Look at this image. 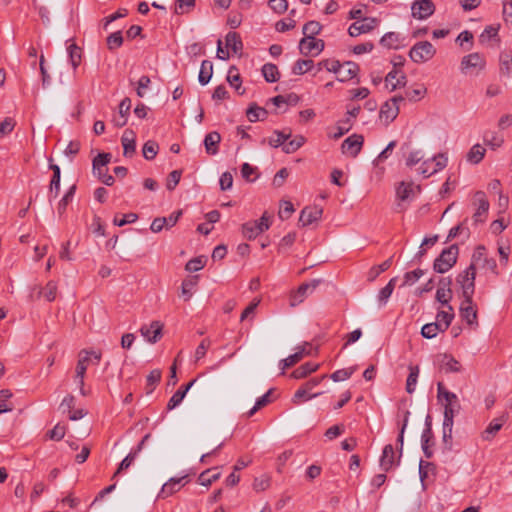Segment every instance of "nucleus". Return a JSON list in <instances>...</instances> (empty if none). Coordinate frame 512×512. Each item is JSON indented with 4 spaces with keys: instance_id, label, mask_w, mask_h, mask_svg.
Segmentation results:
<instances>
[{
    "instance_id": "13d9d810",
    "label": "nucleus",
    "mask_w": 512,
    "mask_h": 512,
    "mask_svg": "<svg viewBox=\"0 0 512 512\" xmlns=\"http://www.w3.org/2000/svg\"><path fill=\"white\" fill-rule=\"evenodd\" d=\"M323 68H325L329 72L337 74L338 70H341V63L338 60H322L318 63L317 71H320Z\"/></svg>"
},
{
    "instance_id": "9d476101",
    "label": "nucleus",
    "mask_w": 512,
    "mask_h": 512,
    "mask_svg": "<svg viewBox=\"0 0 512 512\" xmlns=\"http://www.w3.org/2000/svg\"><path fill=\"white\" fill-rule=\"evenodd\" d=\"M163 324L160 321H152L150 325L140 328L141 335L150 343L158 342L162 336Z\"/></svg>"
},
{
    "instance_id": "393cba45",
    "label": "nucleus",
    "mask_w": 512,
    "mask_h": 512,
    "mask_svg": "<svg viewBox=\"0 0 512 512\" xmlns=\"http://www.w3.org/2000/svg\"><path fill=\"white\" fill-rule=\"evenodd\" d=\"M507 417L501 416L499 418L493 419L487 428L482 433V439L485 441H491L497 432L502 428L503 424L506 422Z\"/></svg>"
},
{
    "instance_id": "ddd939ff",
    "label": "nucleus",
    "mask_w": 512,
    "mask_h": 512,
    "mask_svg": "<svg viewBox=\"0 0 512 512\" xmlns=\"http://www.w3.org/2000/svg\"><path fill=\"white\" fill-rule=\"evenodd\" d=\"M111 154L102 152L99 153L92 161L93 174L101 181L103 175L108 173L106 168L107 164L111 161Z\"/></svg>"
},
{
    "instance_id": "3c124183",
    "label": "nucleus",
    "mask_w": 512,
    "mask_h": 512,
    "mask_svg": "<svg viewBox=\"0 0 512 512\" xmlns=\"http://www.w3.org/2000/svg\"><path fill=\"white\" fill-rule=\"evenodd\" d=\"M500 71L508 76L512 75V55L507 52L500 54Z\"/></svg>"
},
{
    "instance_id": "7ed1b4c3",
    "label": "nucleus",
    "mask_w": 512,
    "mask_h": 512,
    "mask_svg": "<svg viewBox=\"0 0 512 512\" xmlns=\"http://www.w3.org/2000/svg\"><path fill=\"white\" fill-rule=\"evenodd\" d=\"M437 399L445 401L444 413L450 411L453 415L459 413L461 406L455 393L448 391L442 382L437 383Z\"/></svg>"
},
{
    "instance_id": "c756f323",
    "label": "nucleus",
    "mask_w": 512,
    "mask_h": 512,
    "mask_svg": "<svg viewBox=\"0 0 512 512\" xmlns=\"http://www.w3.org/2000/svg\"><path fill=\"white\" fill-rule=\"evenodd\" d=\"M446 307L448 309L447 311L446 310L438 311V313L436 315V321H435V322L441 323V328L444 331H446L449 328V326L455 316L453 307L451 305H448Z\"/></svg>"
},
{
    "instance_id": "f8f14e48",
    "label": "nucleus",
    "mask_w": 512,
    "mask_h": 512,
    "mask_svg": "<svg viewBox=\"0 0 512 512\" xmlns=\"http://www.w3.org/2000/svg\"><path fill=\"white\" fill-rule=\"evenodd\" d=\"M485 67V60L479 53H471L466 55L461 60L462 72H468L469 70H482Z\"/></svg>"
},
{
    "instance_id": "680f3d73",
    "label": "nucleus",
    "mask_w": 512,
    "mask_h": 512,
    "mask_svg": "<svg viewBox=\"0 0 512 512\" xmlns=\"http://www.w3.org/2000/svg\"><path fill=\"white\" fill-rule=\"evenodd\" d=\"M205 264H206V260L203 257H196V258L189 260L186 263L185 269L189 272H197V271L203 269Z\"/></svg>"
},
{
    "instance_id": "79ce46f5",
    "label": "nucleus",
    "mask_w": 512,
    "mask_h": 512,
    "mask_svg": "<svg viewBox=\"0 0 512 512\" xmlns=\"http://www.w3.org/2000/svg\"><path fill=\"white\" fill-rule=\"evenodd\" d=\"M227 81L231 86L235 88V90L240 94H244L245 90L241 89V77L238 73V69L235 66H231L228 71Z\"/></svg>"
},
{
    "instance_id": "a18cd8bd",
    "label": "nucleus",
    "mask_w": 512,
    "mask_h": 512,
    "mask_svg": "<svg viewBox=\"0 0 512 512\" xmlns=\"http://www.w3.org/2000/svg\"><path fill=\"white\" fill-rule=\"evenodd\" d=\"M67 50H68V55H69V60L71 62V65H72L73 69L76 70L77 67L81 63V57H82L81 49L76 44L73 43L68 46Z\"/></svg>"
},
{
    "instance_id": "bf43d9fd",
    "label": "nucleus",
    "mask_w": 512,
    "mask_h": 512,
    "mask_svg": "<svg viewBox=\"0 0 512 512\" xmlns=\"http://www.w3.org/2000/svg\"><path fill=\"white\" fill-rule=\"evenodd\" d=\"M322 392H319V393H315V394H309L308 391H306L305 388H303V386H301L294 394L293 398H292V401L294 404H299L302 400L306 401V400H309V399H312V398H315L319 395H321Z\"/></svg>"
},
{
    "instance_id": "6e6552de",
    "label": "nucleus",
    "mask_w": 512,
    "mask_h": 512,
    "mask_svg": "<svg viewBox=\"0 0 512 512\" xmlns=\"http://www.w3.org/2000/svg\"><path fill=\"white\" fill-rule=\"evenodd\" d=\"M377 25V19L372 17H364L362 21L354 22L348 28V33L351 37H357L360 34L372 31Z\"/></svg>"
},
{
    "instance_id": "9b49d317",
    "label": "nucleus",
    "mask_w": 512,
    "mask_h": 512,
    "mask_svg": "<svg viewBox=\"0 0 512 512\" xmlns=\"http://www.w3.org/2000/svg\"><path fill=\"white\" fill-rule=\"evenodd\" d=\"M364 138L362 135L353 134L346 138L342 143V152L348 153L352 157H356L363 146Z\"/></svg>"
},
{
    "instance_id": "69168bd1",
    "label": "nucleus",
    "mask_w": 512,
    "mask_h": 512,
    "mask_svg": "<svg viewBox=\"0 0 512 512\" xmlns=\"http://www.w3.org/2000/svg\"><path fill=\"white\" fill-rule=\"evenodd\" d=\"M484 141L492 149H496L503 144V138L495 133H486L484 135Z\"/></svg>"
},
{
    "instance_id": "dca6fc26",
    "label": "nucleus",
    "mask_w": 512,
    "mask_h": 512,
    "mask_svg": "<svg viewBox=\"0 0 512 512\" xmlns=\"http://www.w3.org/2000/svg\"><path fill=\"white\" fill-rule=\"evenodd\" d=\"M475 196L478 201V207L472 218L474 223L477 224L485 221L489 209V202L486 199L485 193L482 191H478Z\"/></svg>"
},
{
    "instance_id": "ea45409f",
    "label": "nucleus",
    "mask_w": 512,
    "mask_h": 512,
    "mask_svg": "<svg viewBox=\"0 0 512 512\" xmlns=\"http://www.w3.org/2000/svg\"><path fill=\"white\" fill-rule=\"evenodd\" d=\"M392 258L393 257H390L389 259L385 260L383 263L371 267L369 272H368V275H367L368 281H370V282L375 281V279L381 273L387 271L391 267V265H392Z\"/></svg>"
},
{
    "instance_id": "09e8293b",
    "label": "nucleus",
    "mask_w": 512,
    "mask_h": 512,
    "mask_svg": "<svg viewBox=\"0 0 512 512\" xmlns=\"http://www.w3.org/2000/svg\"><path fill=\"white\" fill-rule=\"evenodd\" d=\"M274 134L276 135V137H270L268 139V144L271 146V147H274V148H278L280 146H284L285 145V142L290 138L291 136V133H285L284 131H278V130H275L274 131Z\"/></svg>"
},
{
    "instance_id": "4c0bfd02",
    "label": "nucleus",
    "mask_w": 512,
    "mask_h": 512,
    "mask_svg": "<svg viewBox=\"0 0 512 512\" xmlns=\"http://www.w3.org/2000/svg\"><path fill=\"white\" fill-rule=\"evenodd\" d=\"M262 74L269 83L277 82L280 78L278 67L272 63H266L262 66Z\"/></svg>"
},
{
    "instance_id": "c9c22d12",
    "label": "nucleus",
    "mask_w": 512,
    "mask_h": 512,
    "mask_svg": "<svg viewBox=\"0 0 512 512\" xmlns=\"http://www.w3.org/2000/svg\"><path fill=\"white\" fill-rule=\"evenodd\" d=\"M213 74V64L209 60H203L201 63L198 80L201 85L209 83Z\"/></svg>"
},
{
    "instance_id": "f03ea898",
    "label": "nucleus",
    "mask_w": 512,
    "mask_h": 512,
    "mask_svg": "<svg viewBox=\"0 0 512 512\" xmlns=\"http://www.w3.org/2000/svg\"><path fill=\"white\" fill-rule=\"evenodd\" d=\"M476 267L471 263L464 271L456 277L457 284L462 289V297H473L475 291Z\"/></svg>"
},
{
    "instance_id": "2f4dec72",
    "label": "nucleus",
    "mask_w": 512,
    "mask_h": 512,
    "mask_svg": "<svg viewBox=\"0 0 512 512\" xmlns=\"http://www.w3.org/2000/svg\"><path fill=\"white\" fill-rule=\"evenodd\" d=\"M380 44L388 49H399L402 45L400 34L396 32H388L382 36Z\"/></svg>"
},
{
    "instance_id": "a878e982",
    "label": "nucleus",
    "mask_w": 512,
    "mask_h": 512,
    "mask_svg": "<svg viewBox=\"0 0 512 512\" xmlns=\"http://www.w3.org/2000/svg\"><path fill=\"white\" fill-rule=\"evenodd\" d=\"M196 379L191 380L187 385L181 386L169 399L167 403V409L173 410L176 408L184 399L189 389L194 385Z\"/></svg>"
},
{
    "instance_id": "b1692460",
    "label": "nucleus",
    "mask_w": 512,
    "mask_h": 512,
    "mask_svg": "<svg viewBox=\"0 0 512 512\" xmlns=\"http://www.w3.org/2000/svg\"><path fill=\"white\" fill-rule=\"evenodd\" d=\"M123 155L132 157L136 150L135 133L133 130H125L121 138Z\"/></svg>"
},
{
    "instance_id": "2eb2a0df",
    "label": "nucleus",
    "mask_w": 512,
    "mask_h": 512,
    "mask_svg": "<svg viewBox=\"0 0 512 512\" xmlns=\"http://www.w3.org/2000/svg\"><path fill=\"white\" fill-rule=\"evenodd\" d=\"M413 192H414L413 183L401 182L399 184V186L396 189V196L399 200V202L396 205L397 212H403L404 210H406V206L403 203L410 198V196L413 194Z\"/></svg>"
},
{
    "instance_id": "f704fd0d",
    "label": "nucleus",
    "mask_w": 512,
    "mask_h": 512,
    "mask_svg": "<svg viewBox=\"0 0 512 512\" xmlns=\"http://www.w3.org/2000/svg\"><path fill=\"white\" fill-rule=\"evenodd\" d=\"M76 189L77 187L75 184L70 186L58 202L57 211L60 216H62L66 212L67 206L72 202L76 193Z\"/></svg>"
},
{
    "instance_id": "c03bdc74",
    "label": "nucleus",
    "mask_w": 512,
    "mask_h": 512,
    "mask_svg": "<svg viewBox=\"0 0 512 512\" xmlns=\"http://www.w3.org/2000/svg\"><path fill=\"white\" fill-rule=\"evenodd\" d=\"M314 66V62L311 59H300L296 61L292 68V73L294 75H303L304 73L310 71Z\"/></svg>"
},
{
    "instance_id": "4468645a",
    "label": "nucleus",
    "mask_w": 512,
    "mask_h": 512,
    "mask_svg": "<svg viewBox=\"0 0 512 512\" xmlns=\"http://www.w3.org/2000/svg\"><path fill=\"white\" fill-rule=\"evenodd\" d=\"M323 210L319 206L305 207L299 217V223L304 227L321 219Z\"/></svg>"
},
{
    "instance_id": "603ef678",
    "label": "nucleus",
    "mask_w": 512,
    "mask_h": 512,
    "mask_svg": "<svg viewBox=\"0 0 512 512\" xmlns=\"http://www.w3.org/2000/svg\"><path fill=\"white\" fill-rule=\"evenodd\" d=\"M321 29L322 25L318 21L312 20L305 23L302 32L305 37L311 38L318 35L321 32Z\"/></svg>"
},
{
    "instance_id": "864d4df0",
    "label": "nucleus",
    "mask_w": 512,
    "mask_h": 512,
    "mask_svg": "<svg viewBox=\"0 0 512 512\" xmlns=\"http://www.w3.org/2000/svg\"><path fill=\"white\" fill-rule=\"evenodd\" d=\"M158 150L159 145L155 141L149 140L143 145L142 153L145 159L153 160L156 157Z\"/></svg>"
},
{
    "instance_id": "a211bd4d",
    "label": "nucleus",
    "mask_w": 512,
    "mask_h": 512,
    "mask_svg": "<svg viewBox=\"0 0 512 512\" xmlns=\"http://www.w3.org/2000/svg\"><path fill=\"white\" fill-rule=\"evenodd\" d=\"M394 465H398L395 459L394 447L391 444H387L384 446L380 457V467L384 472H388Z\"/></svg>"
},
{
    "instance_id": "774afa93",
    "label": "nucleus",
    "mask_w": 512,
    "mask_h": 512,
    "mask_svg": "<svg viewBox=\"0 0 512 512\" xmlns=\"http://www.w3.org/2000/svg\"><path fill=\"white\" fill-rule=\"evenodd\" d=\"M352 127V122H351V119L350 117H345L343 120H341L339 122V125L337 127V132L334 134V138L337 139V138H340L342 137L345 133H347Z\"/></svg>"
},
{
    "instance_id": "6ab92c4d",
    "label": "nucleus",
    "mask_w": 512,
    "mask_h": 512,
    "mask_svg": "<svg viewBox=\"0 0 512 512\" xmlns=\"http://www.w3.org/2000/svg\"><path fill=\"white\" fill-rule=\"evenodd\" d=\"M358 72V64L352 61H347L341 64V70H338L337 72V79L340 82H346L356 77Z\"/></svg>"
},
{
    "instance_id": "0e129e2a",
    "label": "nucleus",
    "mask_w": 512,
    "mask_h": 512,
    "mask_svg": "<svg viewBox=\"0 0 512 512\" xmlns=\"http://www.w3.org/2000/svg\"><path fill=\"white\" fill-rule=\"evenodd\" d=\"M182 171L181 170H173L167 177L166 188L169 191L175 189L181 179Z\"/></svg>"
},
{
    "instance_id": "5701e85b",
    "label": "nucleus",
    "mask_w": 512,
    "mask_h": 512,
    "mask_svg": "<svg viewBox=\"0 0 512 512\" xmlns=\"http://www.w3.org/2000/svg\"><path fill=\"white\" fill-rule=\"evenodd\" d=\"M90 362V358H89V353L87 350H82L80 353H79V359H78V362H77V365H76V374H75V379L77 381L78 384H83V381H84V378H85V374H86V370H87V366Z\"/></svg>"
},
{
    "instance_id": "de8ad7c7",
    "label": "nucleus",
    "mask_w": 512,
    "mask_h": 512,
    "mask_svg": "<svg viewBox=\"0 0 512 512\" xmlns=\"http://www.w3.org/2000/svg\"><path fill=\"white\" fill-rule=\"evenodd\" d=\"M243 235L251 240L255 239L259 234H261V228L258 227L255 221H249L242 226Z\"/></svg>"
},
{
    "instance_id": "58836bf2",
    "label": "nucleus",
    "mask_w": 512,
    "mask_h": 512,
    "mask_svg": "<svg viewBox=\"0 0 512 512\" xmlns=\"http://www.w3.org/2000/svg\"><path fill=\"white\" fill-rule=\"evenodd\" d=\"M485 152L486 150L484 147H482L480 144H475L470 148L466 155V159L472 164H478L484 158Z\"/></svg>"
},
{
    "instance_id": "4d7b16f0",
    "label": "nucleus",
    "mask_w": 512,
    "mask_h": 512,
    "mask_svg": "<svg viewBox=\"0 0 512 512\" xmlns=\"http://www.w3.org/2000/svg\"><path fill=\"white\" fill-rule=\"evenodd\" d=\"M303 358V351H296L294 354L289 355L287 358L282 359L280 361V366L282 369V373H284L286 368H289L296 363H298Z\"/></svg>"
},
{
    "instance_id": "e433bc0d",
    "label": "nucleus",
    "mask_w": 512,
    "mask_h": 512,
    "mask_svg": "<svg viewBox=\"0 0 512 512\" xmlns=\"http://www.w3.org/2000/svg\"><path fill=\"white\" fill-rule=\"evenodd\" d=\"M396 282H397V277L391 278L389 280V282L387 283V285L379 291L377 298H378V302H379L380 306H383L387 303L388 299L390 298V296L392 295V293L394 291Z\"/></svg>"
},
{
    "instance_id": "37998d69",
    "label": "nucleus",
    "mask_w": 512,
    "mask_h": 512,
    "mask_svg": "<svg viewBox=\"0 0 512 512\" xmlns=\"http://www.w3.org/2000/svg\"><path fill=\"white\" fill-rule=\"evenodd\" d=\"M439 332H444V330L441 328V323L438 322L427 323L421 328V335L427 339L436 337Z\"/></svg>"
},
{
    "instance_id": "6e6d98bb",
    "label": "nucleus",
    "mask_w": 512,
    "mask_h": 512,
    "mask_svg": "<svg viewBox=\"0 0 512 512\" xmlns=\"http://www.w3.org/2000/svg\"><path fill=\"white\" fill-rule=\"evenodd\" d=\"M107 47L109 50L113 51L115 49H118L123 44V36L121 31H116L114 33H111L107 39Z\"/></svg>"
},
{
    "instance_id": "473e14b6",
    "label": "nucleus",
    "mask_w": 512,
    "mask_h": 512,
    "mask_svg": "<svg viewBox=\"0 0 512 512\" xmlns=\"http://www.w3.org/2000/svg\"><path fill=\"white\" fill-rule=\"evenodd\" d=\"M227 48H230L234 54L241 53L243 49V43L241 37L236 32H228L225 37Z\"/></svg>"
},
{
    "instance_id": "4be33fe9",
    "label": "nucleus",
    "mask_w": 512,
    "mask_h": 512,
    "mask_svg": "<svg viewBox=\"0 0 512 512\" xmlns=\"http://www.w3.org/2000/svg\"><path fill=\"white\" fill-rule=\"evenodd\" d=\"M131 109V100L125 97L119 104V115L113 118V123L116 127H123L126 125L128 115Z\"/></svg>"
},
{
    "instance_id": "423d86ee",
    "label": "nucleus",
    "mask_w": 512,
    "mask_h": 512,
    "mask_svg": "<svg viewBox=\"0 0 512 512\" xmlns=\"http://www.w3.org/2000/svg\"><path fill=\"white\" fill-rule=\"evenodd\" d=\"M325 47V43L322 39H316L315 37H304L299 42L300 53L308 56L320 54Z\"/></svg>"
},
{
    "instance_id": "0eeeda50",
    "label": "nucleus",
    "mask_w": 512,
    "mask_h": 512,
    "mask_svg": "<svg viewBox=\"0 0 512 512\" xmlns=\"http://www.w3.org/2000/svg\"><path fill=\"white\" fill-rule=\"evenodd\" d=\"M186 483H188V475L182 477H172L166 483L163 484L161 491L158 494V498L165 499L177 491H179Z\"/></svg>"
},
{
    "instance_id": "f3484780",
    "label": "nucleus",
    "mask_w": 512,
    "mask_h": 512,
    "mask_svg": "<svg viewBox=\"0 0 512 512\" xmlns=\"http://www.w3.org/2000/svg\"><path fill=\"white\" fill-rule=\"evenodd\" d=\"M438 359L439 368L441 371H444L445 373H457L462 370L460 362L450 354H440L438 356Z\"/></svg>"
},
{
    "instance_id": "e2e57ef3",
    "label": "nucleus",
    "mask_w": 512,
    "mask_h": 512,
    "mask_svg": "<svg viewBox=\"0 0 512 512\" xmlns=\"http://www.w3.org/2000/svg\"><path fill=\"white\" fill-rule=\"evenodd\" d=\"M452 296H453L452 290L438 288L436 291V300L439 303H441L443 306L450 305L449 302L451 301Z\"/></svg>"
},
{
    "instance_id": "bb28decb",
    "label": "nucleus",
    "mask_w": 512,
    "mask_h": 512,
    "mask_svg": "<svg viewBox=\"0 0 512 512\" xmlns=\"http://www.w3.org/2000/svg\"><path fill=\"white\" fill-rule=\"evenodd\" d=\"M221 142V135L217 131L208 133L204 138V146L208 155H216L218 153V145Z\"/></svg>"
},
{
    "instance_id": "338daca9",
    "label": "nucleus",
    "mask_w": 512,
    "mask_h": 512,
    "mask_svg": "<svg viewBox=\"0 0 512 512\" xmlns=\"http://www.w3.org/2000/svg\"><path fill=\"white\" fill-rule=\"evenodd\" d=\"M423 275H424V271L422 269H419V268L415 269L413 271H410V272H406L404 274V285H412V284H414Z\"/></svg>"
},
{
    "instance_id": "f257e3e1",
    "label": "nucleus",
    "mask_w": 512,
    "mask_h": 512,
    "mask_svg": "<svg viewBox=\"0 0 512 512\" xmlns=\"http://www.w3.org/2000/svg\"><path fill=\"white\" fill-rule=\"evenodd\" d=\"M459 248L456 244L442 250L440 255L434 260L433 269L437 273H445L450 270L457 262Z\"/></svg>"
},
{
    "instance_id": "39448f33",
    "label": "nucleus",
    "mask_w": 512,
    "mask_h": 512,
    "mask_svg": "<svg viewBox=\"0 0 512 512\" xmlns=\"http://www.w3.org/2000/svg\"><path fill=\"white\" fill-rule=\"evenodd\" d=\"M460 316L470 327H478L477 309L473 302V297L463 298L460 308Z\"/></svg>"
},
{
    "instance_id": "49530a36",
    "label": "nucleus",
    "mask_w": 512,
    "mask_h": 512,
    "mask_svg": "<svg viewBox=\"0 0 512 512\" xmlns=\"http://www.w3.org/2000/svg\"><path fill=\"white\" fill-rule=\"evenodd\" d=\"M305 141L306 139L304 136L296 135L292 140L283 146V151L287 154L294 153L304 145Z\"/></svg>"
},
{
    "instance_id": "8fccbe9b",
    "label": "nucleus",
    "mask_w": 512,
    "mask_h": 512,
    "mask_svg": "<svg viewBox=\"0 0 512 512\" xmlns=\"http://www.w3.org/2000/svg\"><path fill=\"white\" fill-rule=\"evenodd\" d=\"M309 293H311L310 286H308L305 283L301 284L297 291L292 295L291 305L295 306L297 304L302 303Z\"/></svg>"
},
{
    "instance_id": "a19ab883",
    "label": "nucleus",
    "mask_w": 512,
    "mask_h": 512,
    "mask_svg": "<svg viewBox=\"0 0 512 512\" xmlns=\"http://www.w3.org/2000/svg\"><path fill=\"white\" fill-rule=\"evenodd\" d=\"M419 366L418 365H410L409 366V375L406 380V391L409 394H412L415 391L418 376H419Z\"/></svg>"
},
{
    "instance_id": "aec40b11",
    "label": "nucleus",
    "mask_w": 512,
    "mask_h": 512,
    "mask_svg": "<svg viewBox=\"0 0 512 512\" xmlns=\"http://www.w3.org/2000/svg\"><path fill=\"white\" fill-rule=\"evenodd\" d=\"M386 86L391 85L390 90L394 91L399 87H404L407 83V77L404 73H400L398 69L391 70L385 77Z\"/></svg>"
},
{
    "instance_id": "cd10ccee",
    "label": "nucleus",
    "mask_w": 512,
    "mask_h": 512,
    "mask_svg": "<svg viewBox=\"0 0 512 512\" xmlns=\"http://www.w3.org/2000/svg\"><path fill=\"white\" fill-rule=\"evenodd\" d=\"M246 116L250 122L264 121L268 116V111L256 103H252L246 111Z\"/></svg>"
},
{
    "instance_id": "5fc2aeb1",
    "label": "nucleus",
    "mask_w": 512,
    "mask_h": 512,
    "mask_svg": "<svg viewBox=\"0 0 512 512\" xmlns=\"http://www.w3.org/2000/svg\"><path fill=\"white\" fill-rule=\"evenodd\" d=\"M272 393V389L268 390L264 395L259 397L256 400L255 405L247 412V417L253 416L259 409L265 407L271 400L270 395Z\"/></svg>"
},
{
    "instance_id": "c85d7f7f",
    "label": "nucleus",
    "mask_w": 512,
    "mask_h": 512,
    "mask_svg": "<svg viewBox=\"0 0 512 512\" xmlns=\"http://www.w3.org/2000/svg\"><path fill=\"white\" fill-rule=\"evenodd\" d=\"M220 476L221 472L219 471V467L209 468L199 475L198 482L200 485L208 487L214 481L218 480Z\"/></svg>"
},
{
    "instance_id": "1a4fd4ad",
    "label": "nucleus",
    "mask_w": 512,
    "mask_h": 512,
    "mask_svg": "<svg viewBox=\"0 0 512 512\" xmlns=\"http://www.w3.org/2000/svg\"><path fill=\"white\" fill-rule=\"evenodd\" d=\"M412 16L417 19H426L435 11V5L431 0H417L411 7Z\"/></svg>"
},
{
    "instance_id": "412c9836",
    "label": "nucleus",
    "mask_w": 512,
    "mask_h": 512,
    "mask_svg": "<svg viewBox=\"0 0 512 512\" xmlns=\"http://www.w3.org/2000/svg\"><path fill=\"white\" fill-rule=\"evenodd\" d=\"M49 168L53 171L49 185V201L51 202L52 199L57 198L60 192L61 170L56 164H50Z\"/></svg>"
},
{
    "instance_id": "72a5a7b5",
    "label": "nucleus",
    "mask_w": 512,
    "mask_h": 512,
    "mask_svg": "<svg viewBox=\"0 0 512 512\" xmlns=\"http://www.w3.org/2000/svg\"><path fill=\"white\" fill-rule=\"evenodd\" d=\"M319 364L317 363H313V362H306L304 364H302L301 366H299L297 369H295L292 373H291V376L294 378V379H302V378H305L307 377L309 374H311L312 372H315L318 370L319 368Z\"/></svg>"
},
{
    "instance_id": "7c9ffc66",
    "label": "nucleus",
    "mask_w": 512,
    "mask_h": 512,
    "mask_svg": "<svg viewBox=\"0 0 512 512\" xmlns=\"http://www.w3.org/2000/svg\"><path fill=\"white\" fill-rule=\"evenodd\" d=\"M399 114V106L390 100L386 101L380 108V117L385 118L388 123L392 122Z\"/></svg>"
},
{
    "instance_id": "20e7f679",
    "label": "nucleus",
    "mask_w": 512,
    "mask_h": 512,
    "mask_svg": "<svg viewBox=\"0 0 512 512\" xmlns=\"http://www.w3.org/2000/svg\"><path fill=\"white\" fill-rule=\"evenodd\" d=\"M436 53L434 46L428 41L416 43L409 52L411 60L415 63H422L430 60Z\"/></svg>"
},
{
    "instance_id": "052dcab7",
    "label": "nucleus",
    "mask_w": 512,
    "mask_h": 512,
    "mask_svg": "<svg viewBox=\"0 0 512 512\" xmlns=\"http://www.w3.org/2000/svg\"><path fill=\"white\" fill-rule=\"evenodd\" d=\"M355 370H356L355 367H351V368H347V369H339V370L335 371L334 373H332L330 375V378L334 382L344 381V380L349 379Z\"/></svg>"
}]
</instances>
